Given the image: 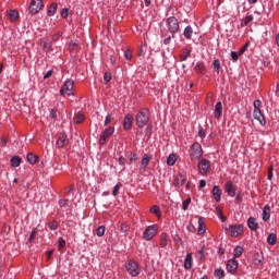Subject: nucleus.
Wrapping results in <instances>:
<instances>
[{
    "label": "nucleus",
    "mask_w": 279,
    "mask_h": 279,
    "mask_svg": "<svg viewBox=\"0 0 279 279\" xmlns=\"http://www.w3.org/2000/svg\"><path fill=\"white\" fill-rule=\"evenodd\" d=\"M254 111H253V118L255 121H258V123L265 128L267 125V120H265V114H263V111L260 110V107L263 106V101L260 99L254 100L253 102Z\"/></svg>",
    "instance_id": "1"
},
{
    "label": "nucleus",
    "mask_w": 279,
    "mask_h": 279,
    "mask_svg": "<svg viewBox=\"0 0 279 279\" xmlns=\"http://www.w3.org/2000/svg\"><path fill=\"white\" fill-rule=\"evenodd\" d=\"M190 159L192 162H198L202 160V156H204V148H202V144L199 142H195L190 147Z\"/></svg>",
    "instance_id": "2"
},
{
    "label": "nucleus",
    "mask_w": 279,
    "mask_h": 279,
    "mask_svg": "<svg viewBox=\"0 0 279 279\" xmlns=\"http://www.w3.org/2000/svg\"><path fill=\"white\" fill-rule=\"evenodd\" d=\"M135 123L140 130H143L145 125L149 123V109L144 108L140 112L136 113L135 116Z\"/></svg>",
    "instance_id": "3"
},
{
    "label": "nucleus",
    "mask_w": 279,
    "mask_h": 279,
    "mask_svg": "<svg viewBox=\"0 0 279 279\" xmlns=\"http://www.w3.org/2000/svg\"><path fill=\"white\" fill-rule=\"evenodd\" d=\"M124 267L132 278H136L141 275V265H138L134 259H128Z\"/></svg>",
    "instance_id": "4"
},
{
    "label": "nucleus",
    "mask_w": 279,
    "mask_h": 279,
    "mask_svg": "<svg viewBox=\"0 0 279 279\" xmlns=\"http://www.w3.org/2000/svg\"><path fill=\"white\" fill-rule=\"evenodd\" d=\"M166 25L168 27V32L172 35V38H175V34L180 32V22L175 16H170L166 20Z\"/></svg>",
    "instance_id": "5"
},
{
    "label": "nucleus",
    "mask_w": 279,
    "mask_h": 279,
    "mask_svg": "<svg viewBox=\"0 0 279 279\" xmlns=\"http://www.w3.org/2000/svg\"><path fill=\"white\" fill-rule=\"evenodd\" d=\"M226 231L230 234V236H232L233 239H236V236H241V234H243L244 232V227L243 225H229L226 228Z\"/></svg>",
    "instance_id": "6"
},
{
    "label": "nucleus",
    "mask_w": 279,
    "mask_h": 279,
    "mask_svg": "<svg viewBox=\"0 0 279 279\" xmlns=\"http://www.w3.org/2000/svg\"><path fill=\"white\" fill-rule=\"evenodd\" d=\"M75 82L71 78H66L63 86L60 89L61 97H64V95H68V97H71L73 95V85Z\"/></svg>",
    "instance_id": "7"
},
{
    "label": "nucleus",
    "mask_w": 279,
    "mask_h": 279,
    "mask_svg": "<svg viewBox=\"0 0 279 279\" xmlns=\"http://www.w3.org/2000/svg\"><path fill=\"white\" fill-rule=\"evenodd\" d=\"M156 232H158V225L148 226L143 233L144 241H151L156 236Z\"/></svg>",
    "instance_id": "8"
},
{
    "label": "nucleus",
    "mask_w": 279,
    "mask_h": 279,
    "mask_svg": "<svg viewBox=\"0 0 279 279\" xmlns=\"http://www.w3.org/2000/svg\"><path fill=\"white\" fill-rule=\"evenodd\" d=\"M197 169L201 175H208V172L210 171V160L206 158L201 159Z\"/></svg>",
    "instance_id": "9"
},
{
    "label": "nucleus",
    "mask_w": 279,
    "mask_h": 279,
    "mask_svg": "<svg viewBox=\"0 0 279 279\" xmlns=\"http://www.w3.org/2000/svg\"><path fill=\"white\" fill-rule=\"evenodd\" d=\"M226 269L228 274H231V276H236L239 271V262L235 260L234 258H231L227 262Z\"/></svg>",
    "instance_id": "10"
},
{
    "label": "nucleus",
    "mask_w": 279,
    "mask_h": 279,
    "mask_svg": "<svg viewBox=\"0 0 279 279\" xmlns=\"http://www.w3.org/2000/svg\"><path fill=\"white\" fill-rule=\"evenodd\" d=\"M43 0H32L29 4V12L32 14H38L44 8Z\"/></svg>",
    "instance_id": "11"
},
{
    "label": "nucleus",
    "mask_w": 279,
    "mask_h": 279,
    "mask_svg": "<svg viewBox=\"0 0 279 279\" xmlns=\"http://www.w3.org/2000/svg\"><path fill=\"white\" fill-rule=\"evenodd\" d=\"M112 134H114L113 126H109L108 129H106L100 135L99 145H106V141L109 138V136H112Z\"/></svg>",
    "instance_id": "12"
},
{
    "label": "nucleus",
    "mask_w": 279,
    "mask_h": 279,
    "mask_svg": "<svg viewBox=\"0 0 279 279\" xmlns=\"http://www.w3.org/2000/svg\"><path fill=\"white\" fill-rule=\"evenodd\" d=\"M225 192L229 197H236V190L234 189V185L232 184V181H228L225 186Z\"/></svg>",
    "instance_id": "13"
},
{
    "label": "nucleus",
    "mask_w": 279,
    "mask_h": 279,
    "mask_svg": "<svg viewBox=\"0 0 279 279\" xmlns=\"http://www.w3.org/2000/svg\"><path fill=\"white\" fill-rule=\"evenodd\" d=\"M134 123V117L132 114H126L123 120V130H132V124Z\"/></svg>",
    "instance_id": "14"
},
{
    "label": "nucleus",
    "mask_w": 279,
    "mask_h": 279,
    "mask_svg": "<svg viewBox=\"0 0 279 279\" xmlns=\"http://www.w3.org/2000/svg\"><path fill=\"white\" fill-rule=\"evenodd\" d=\"M56 145L59 149H62V147H65V145H69V137L66 136V134L60 135L57 140Z\"/></svg>",
    "instance_id": "15"
},
{
    "label": "nucleus",
    "mask_w": 279,
    "mask_h": 279,
    "mask_svg": "<svg viewBox=\"0 0 279 279\" xmlns=\"http://www.w3.org/2000/svg\"><path fill=\"white\" fill-rule=\"evenodd\" d=\"M194 71L198 73V75H206V63L203 61H198L195 64Z\"/></svg>",
    "instance_id": "16"
},
{
    "label": "nucleus",
    "mask_w": 279,
    "mask_h": 279,
    "mask_svg": "<svg viewBox=\"0 0 279 279\" xmlns=\"http://www.w3.org/2000/svg\"><path fill=\"white\" fill-rule=\"evenodd\" d=\"M222 112H223V105L221 104V101H218L215 105V111H214L215 119H221Z\"/></svg>",
    "instance_id": "17"
},
{
    "label": "nucleus",
    "mask_w": 279,
    "mask_h": 279,
    "mask_svg": "<svg viewBox=\"0 0 279 279\" xmlns=\"http://www.w3.org/2000/svg\"><path fill=\"white\" fill-rule=\"evenodd\" d=\"M211 195H214V199L217 203L221 202V189H219V185H214Z\"/></svg>",
    "instance_id": "18"
},
{
    "label": "nucleus",
    "mask_w": 279,
    "mask_h": 279,
    "mask_svg": "<svg viewBox=\"0 0 279 279\" xmlns=\"http://www.w3.org/2000/svg\"><path fill=\"white\" fill-rule=\"evenodd\" d=\"M184 182H186V178L184 175L179 173L174 177V186L178 189H180V186H184Z\"/></svg>",
    "instance_id": "19"
},
{
    "label": "nucleus",
    "mask_w": 279,
    "mask_h": 279,
    "mask_svg": "<svg viewBox=\"0 0 279 279\" xmlns=\"http://www.w3.org/2000/svg\"><path fill=\"white\" fill-rule=\"evenodd\" d=\"M263 260H265V257L263 256V253H255L253 256V264L256 265V267H260L263 265Z\"/></svg>",
    "instance_id": "20"
},
{
    "label": "nucleus",
    "mask_w": 279,
    "mask_h": 279,
    "mask_svg": "<svg viewBox=\"0 0 279 279\" xmlns=\"http://www.w3.org/2000/svg\"><path fill=\"white\" fill-rule=\"evenodd\" d=\"M270 217H271V207H269V205H266L263 208L262 219L263 221H269Z\"/></svg>",
    "instance_id": "21"
},
{
    "label": "nucleus",
    "mask_w": 279,
    "mask_h": 279,
    "mask_svg": "<svg viewBox=\"0 0 279 279\" xmlns=\"http://www.w3.org/2000/svg\"><path fill=\"white\" fill-rule=\"evenodd\" d=\"M247 226H248L250 230H252L253 232H256V230H258V222L256 221V218H254V217H250L247 219Z\"/></svg>",
    "instance_id": "22"
},
{
    "label": "nucleus",
    "mask_w": 279,
    "mask_h": 279,
    "mask_svg": "<svg viewBox=\"0 0 279 279\" xmlns=\"http://www.w3.org/2000/svg\"><path fill=\"white\" fill-rule=\"evenodd\" d=\"M193 267V253H187L184 259V269Z\"/></svg>",
    "instance_id": "23"
},
{
    "label": "nucleus",
    "mask_w": 279,
    "mask_h": 279,
    "mask_svg": "<svg viewBox=\"0 0 279 279\" xmlns=\"http://www.w3.org/2000/svg\"><path fill=\"white\" fill-rule=\"evenodd\" d=\"M204 232H206V222H204V218L199 217L197 234L202 235Z\"/></svg>",
    "instance_id": "24"
},
{
    "label": "nucleus",
    "mask_w": 279,
    "mask_h": 279,
    "mask_svg": "<svg viewBox=\"0 0 279 279\" xmlns=\"http://www.w3.org/2000/svg\"><path fill=\"white\" fill-rule=\"evenodd\" d=\"M23 161V159H21V156H13L10 160V165L11 167H13L14 169H16V167H21V162Z\"/></svg>",
    "instance_id": "25"
},
{
    "label": "nucleus",
    "mask_w": 279,
    "mask_h": 279,
    "mask_svg": "<svg viewBox=\"0 0 279 279\" xmlns=\"http://www.w3.org/2000/svg\"><path fill=\"white\" fill-rule=\"evenodd\" d=\"M56 12H58V3H51L47 9V15L56 16Z\"/></svg>",
    "instance_id": "26"
},
{
    "label": "nucleus",
    "mask_w": 279,
    "mask_h": 279,
    "mask_svg": "<svg viewBox=\"0 0 279 279\" xmlns=\"http://www.w3.org/2000/svg\"><path fill=\"white\" fill-rule=\"evenodd\" d=\"M150 160H151V156L145 154L141 162V169H147V166L149 165Z\"/></svg>",
    "instance_id": "27"
},
{
    "label": "nucleus",
    "mask_w": 279,
    "mask_h": 279,
    "mask_svg": "<svg viewBox=\"0 0 279 279\" xmlns=\"http://www.w3.org/2000/svg\"><path fill=\"white\" fill-rule=\"evenodd\" d=\"M9 21H11V23H16V21H19V11L11 10L9 12Z\"/></svg>",
    "instance_id": "28"
},
{
    "label": "nucleus",
    "mask_w": 279,
    "mask_h": 279,
    "mask_svg": "<svg viewBox=\"0 0 279 279\" xmlns=\"http://www.w3.org/2000/svg\"><path fill=\"white\" fill-rule=\"evenodd\" d=\"M26 160L29 165H36V162H38V156H36L32 153H28L26 156Z\"/></svg>",
    "instance_id": "29"
},
{
    "label": "nucleus",
    "mask_w": 279,
    "mask_h": 279,
    "mask_svg": "<svg viewBox=\"0 0 279 279\" xmlns=\"http://www.w3.org/2000/svg\"><path fill=\"white\" fill-rule=\"evenodd\" d=\"M183 36H184V38H186V40H191V38L193 36V27L186 26L184 28Z\"/></svg>",
    "instance_id": "30"
},
{
    "label": "nucleus",
    "mask_w": 279,
    "mask_h": 279,
    "mask_svg": "<svg viewBox=\"0 0 279 279\" xmlns=\"http://www.w3.org/2000/svg\"><path fill=\"white\" fill-rule=\"evenodd\" d=\"M243 256V246H236L233 250V258L236 260V258H241Z\"/></svg>",
    "instance_id": "31"
},
{
    "label": "nucleus",
    "mask_w": 279,
    "mask_h": 279,
    "mask_svg": "<svg viewBox=\"0 0 279 279\" xmlns=\"http://www.w3.org/2000/svg\"><path fill=\"white\" fill-rule=\"evenodd\" d=\"M178 162V158L175 157V154H170L167 158V165L168 167H173Z\"/></svg>",
    "instance_id": "32"
},
{
    "label": "nucleus",
    "mask_w": 279,
    "mask_h": 279,
    "mask_svg": "<svg viewBox=\"0 0 279 279\" xmlns=\"http://www.w3.org/2000/svg\"><path fill=\"white\" fill-rule=\"evenodd\" d=\"M149 213H151L153 215H156V217H158V219H160V217H162V215L160 214V206L158 205H154L150 207Z\"/></svg>",
    "instance_id": "33"
},
{
    "label": "nucleus",
    "mask_w": 279,
    "mask_h": 279,
    "mask_svg": "<svg viewBox=\"0 0 279 279\" xmlns=\"http://www.w3.org/2000/svg\"><path fill=\"white\" fill-rule=\"evenodd\" d=\"M252 21H254V15H246L243 22L241 23V27H247V25H250Z\"/></svg>",
    "instance_id": "34"
},
{
    "label": "nucleus",
    "mask_w": 279,
    "mask_h": 279,
    "mask_svg": "<svg viewBox=\"0 0 279 279\" xmlns=\"http://www.w3.org/2000/svg\"><path fill=\"white\" fill-rule=\"evenodd\" d=\"M278 236L276 235V233H270L267 236V243L268 245H276V241H277Z\"/></svg>",
    "instance_id": "35"
},
{
    "label": "nucleus",
    "mask_w": 279,
    "mask_h": 279,
    "mask_svg": "<svg viewBox=\"0 0 279 279\" xmlns=\"http://www.w3.org/2000/svg\"><path fill=\"white\" fill-rule=\"evenodd\" d=\"M213 65H214V71L217 72V75H219L221 71V61H219V59H215L213 62Z\"/></svg>",
    "instance_id": "36"
},
{
    "label": "nucleus",
    "mask_w": 279,
    "mask_h": 279,
    "mask_svg": "<svg viewBox=\"0 0 279 279\" xmlns=\"http://www.w3.org/2000/svg\"><path fill=\"white\" fill-rule=\"evenodd\" d=\"M169 243V234L165 233L161 235V239H160V246L161 247H167Z\"/></svg>",
    "instance_id": "37"
},
{
    "label": "nucleus",
    "mask_w": 279,
    "mask_h": 279,
    "mask_svg": "<svg viewBox=\"0 0 279 279\" xmlns=\"http://www.w3.org/2000/svg\"><path fill=\"white\" fill-rule=\"evenodd\" d=\"M214 276L217 279H223L226 277V271H223L222 268H218V269L215 270Z\"/></svg>",
    "instance_id": "38"
},
{
    "label": "nucleus",
    "mask_w": 279,
    "mask_h": 279,
    "mask_svg": "<svg viewBox=\"0 0 279 279\" xmlns=\"http://www.w3.org/2000/svg\"><path fill=\"white\" fill-rule=\"evenodd\" d=\"M86 119V117H84V114L82 113H77L75 117H74V123H84V120Z\"/></svg>",
    "instance_id": "39"
},
{
    "label": "nucleus",
    "mask_w": 279,
    "mask_h": 279,
    "mask_svg": "<svg viewBox=\"0 0 279 279\" xmlns=\"http://www.w3.org/2000/svg\"><path fill=\"white\" fill-rule=\"evenodd\" d=\"M36 234H38V228H33L28 238V243H32L36 239Z\"/></svg>",
    "instance_id": "40"
},
{
    "label": "nucleus",
    "mask_w": 279,
    "mask_h": 279,
    "mask_svg": "<svg viewBox=\"0 0 279 279\" xmlns=\"http://www.w3.org/2000/svg\"><path fill=\"white\" fill-rule=\"evenodd\" d=\"M59 207L62 210V208H66L69 206V199L66 198H61L58 201Z\"/></svg>",
    "instance_id": "41"
},
{
    "label": "nucleus",
    "mask_w": 279,
    "mask_h": 279,
    "mask_svg": "<svg viewBox=\"0 0 279 279\" xmlns=\"http://www.w3.org/2000/svg\"><path fill=\"white\" fill-rule=\"evenodd\" d=\"M96 234L97 236H104L106 234V227L105 226L98 227L96 230Z\"/></svg>",
    "instance_id": "42"
},
{
    "label": "nucleus",
    "mask_w": 279,
    "mask_h": 279,
    "mask_svg": "<svg viewBox=\"0 0 279 279\" xmlns=\"http://www.w3.org/2000/svg\"><path fill=\"white\" fill-rule=\"evenodd\" d=\"M130 231V225H128V222H122L120 225V232H123L125 234V232Z\"/></svg>",
    "instance_id": "43"
},
{
    "label": "nucleus",
    "mask_w": 279,
    "mask_h": 279,
    "mask_svg": "<svg viewBox=\"0 0 279 279\" xmlns=\"http://www.w3.org/2000/svg\"><path fill=\"white\" fill-rule=\"evenodd\" d=\"M121 186L122 184L121 183H117L112 190V195L113 197H117L119 195V191H121Z\"/></svg>",
    "instance_id": "44"
},
{
    "label": "nucleus",
    "mask_w": 279,
    "mask_h": 279,
    "mask_svg": "<svg viewBox=\"0 0 279 279\" xmlns=\"http://www.w3.org/2000/svg\"><path fill=\"white\" fill-rule=\"evenodd\" d=\"M189 206H191V197L182 202V210H189Z\"/></svg>",
    "instance_id": "45"
},
{
    "label": "nucleus",
    "mask_w": 279,
    "mask_h": 279,
    "mask_svg": "<svg viewBox=\"0 0 279 279\" xmlns=\"http://www.w3.org/2000/svg\"><path fill=\"white\" fill-rule=\"evenodd\" d=\"M66 246V241L63 238L58 239V250H63Z\"/></svg>",
    "instance_id": "46"
},
{
    "label": "nucleus",
    "mask_w": 279,
    "mask_h": 279,
    "mask_svg": "<svg viewBox=\"0 0 279 279\" xmlns=\"http://www.w3.org/2000/svg\"><path fill=\"white\" fill-rule=\"evenodd\" d=\"M128 158H129L130 162H136V160H138V155H136V153H130Z\"/></svg>",
    "instance_id": "47"
},
{
    "label": "nucleus",
    "mask_w": 279,
    "mask_h": 279,
    "mask_svg": "<svg viewBox=\"0 0 279 279\" xmlns=\"http://www.w3.org/2000/svg\"><path fill=\"white\" fill-rule=\"evenodd\" d=\"M110 80H112V74L110 72H105L104 74L105 84H109Z\"/></svg>",
    "instance_id": "48"
},
{
    "label": "nucleus",
    "mask_w": 279,
    "mask_h": 279,
    "mask_svg": "<svg viewBox=\"0 0 279 279\" xmlns=\"http://www.w3.org/2000/svg\"><path fill=\"white\" fill-rule=\"evenodd\" d=\"M216 213L222 222L226 221V217H223V211H221V207H216Z\"/></svg>",
    "instance_id": "49"
},
{
    "label": "nucleus",
    "mask_w": 279,
    "mask_h": 279,
    "mask_svg": "<svg viewBox=\"0 0 279 279\" xmlns=\"http://www.w3.org/2000/svg\"><path fill=\"white\" fill-rule=\"evenodd\" d=\"M49 230H58V221L52 220L51 222L48 223Z\"/></svg>",
    "instance_id": "50"
},
{
    "label": "nucleus",
    "mask_w": 279,
    "mask_h": 279,
    "mask_svg": "<svg viewBox=\"0 0 279 279\" xmlns=\"http://www.w3.org/2000/svg\"><path fill=\"white\" fill-rule=\"evenodd\" d=\"M65 193L66 195H73L75 193V186L74 185H70L65 189Z\"/></svg>",
    "instance_id": "51"
},
{
    "label": "nucleus",
    "mask_w": 279,
    "mask_h": 279,
    "mask_svg": "<svg viewBox=\"0 0 279 279\" xmlns=\"http://www.w3.org/2000/svg\"><path fill=\"white\" fill-rule=\"evenodd\" d=\"M191 56V50H187L185 53L180 54L181 61L184 62Z\"/></svg>",
    "instance_id": "52"
},
{
    "label": "nucleus",
    "mask_w": 279,
    "mask_h": 279,
    "mask_svg": "<svg viewBox=\"0 0 279 279\" xmlns=\"http://www.w3.org/2000/svg\"><path fill=\"white\" fill-rule=\"evenodd\" d=\"M61 17L62 19H69V8H64L61 11Z\"/></svg>",
    "instance_id": "53"
},
{
    "label": "nucleus",
    "mask_w": 279,
    "mask_h": 279,
    "mask_svg": "<svg viewBox=\"0 0 279 279\" xmlns=\"http://www.w3.org/2000/svg\"><path fill=\"white\" fill-rule=\"evenodd\" d=\"M50 119H53L54 121L58 119V110L50 109Z\"/></svg>",
    "instance_id": "54"
},
{
    "label": "nucleus",
    "mask_w": 279,
    "mask_h": 279,
    "mask_svg": "<svg viewBox=\"0 0 279 279\" xmlns=\"http://www.w3.org/2000/svg\"><path fill=\"white\" fill-rule=\"evenodd\" d=\"M198 136L199 138H206V130H204L203 128H201L198 130Z\"/></svg>",
    "instance_id": "55"
},
{
    "label": "nucleus",
    "mask_w": 279,
    "mask_h": 279,
    "mask_svg": "<svg viewBox=\"0 0 279 279\" xmlns=\"http://www.w3.org/2000/svg\"><path fill=\"white\" fill-rule=\"evenodd\" d=\"M124 58H125V60H128V61L132 60V51H131V50H126V51L124 52Z\"/></svg>",
    "instance_id": "56"
},
{
    "label": "nucleus",
    "mask_w": 279,
    "mask_h": 279,
    "mask_svg": "<svg viewBox=\"0 0 279 279\" xmlns=\"http://www.w3.org/2000/svg\"><path fill=\"white\" fill-rule=\"evenodd\" d=\"M112 123V114H108L105 119V125H110Z\"/></svg>",
    "instance_id": "57"
},
{
    "label": "nucleus",
    "mask_w": 279,
    "mask_h": 279,
    "mask_svg": "<svg viewBox=\"0 0 279 279\" xmlns=\"http://www.w3.org/2000/svg\"><path fill=\"white\" fill-rule=\"evenodd\" d=\"M231 60L233 62H236V60H239V53H236V51H231Z\"/></svg>",
    "instance_id": "58"
},
{
    "label": "nucleus",
    "mask_w": 279,
    "mask_h": 279,
    "mask_svg": "<svg viewBox=\"0 0 279 279\" xmlns=\"http://www.w3.org/2000/svg\"><path fill=\"white\" fill-rule=\"evenodd\" d=\"M119 165H121V167H125V157L120 156L118 159Z\"/></svg>",
    "instance_id": "59"
},
{
    "label": "nucleus",
    "mask_w": 279,
    "mask_h": 279,
    "mask_svg": "<svg viewBox=\"0 0 279 279\" xmlns=\"http://www.w3.org/2000/svg\"><path fill=\"white\" fill-rule=\"evenodd\" d=\"M51 75H53V70H49V71L44 75V80H49V77H51Z\"/></svg>",
    "instance_id": "60"
},
{
    "label": "nucleus",
    "mask_w": 279,
    "mask_h": 279,
    "mask_svg": "<svg viewBox=\"0 0 279 279\" xmlns=\"http://www.w3.org/2000/svg\"><path fill=\"white\" fill-rule=\"evenodd\" d=\"M171 38H173L172 36H168L167 38L163 39V45H171Z\"/></svg>",
    "instance_id": "61"
},
{
    "label": "nucleus",
    "mask_w": 279,
    "mask_h": 279,
    "mask_svg": "<svg viewBox=\"0 0 279 279\" xmlns=\"http://www.w3.org/2000/svg\"><path fill=\"white\" fill-rule=\"evenodd\" d=\"M109 62H110V64H116L117 63V57H114V56H110L109 57Z\"/></svg>",
    "instance_id": "62"
},
{
    "label": "nucleus",
    "mask_w": 279,
    "mask_h": 279,
    "mask_svg": "<svg viewBox=\"0 0 279 279\" xmlns=\"http://www.w3.org/2000/svg\"><path fill=\"white\" fill-rule=\"evenodd\" d=\"M60 36H62V33H57V34H54L53 36H52V40H54V41H57L59 38H60Z\"/></svg>",
    "instance_id": "63"
},
{
    "label": "nucleus",
    "mask_w": 279,
    "mask_h": 279,
    "mask_svg": "<svg viewBox=\"0 0 279 279\" xmlns=\"http://www.w3.org/2000/svg\"><path fill=\"white\" fill-rule=\"evenodd\" d=\"M187 230H189V232H195V226L189 225Z\"/></svg>",
    "instance_id": "64"
}]
</instances>
